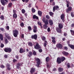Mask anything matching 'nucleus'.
Instances as JSON below:
<instances>
[{
  "label": "nucleus",
  "mask_w": 74,
  "mask_h": 74,
  "mask_svg": "<svg viewBox=\"0 0 74 74\" xmlns=\"http://www.w3.org/2000/svg\"><path fill=\"white\" fill-rule=\"evenodd\" d=\"M46 18H47V19H49V16L48 15H47L46 16Z\"/></svg>",
  "instance_id": "8fccbe9b"
},
{
  "label": "nucleus",
  "mask_w": 74,
  "mask_h": 74,
  "mask_svg": "<svg viewBox=\"0 0 74 74\" xmlns=\"http://www.w3.org/2000/svg\"><path fill=\"white\" fill-rule=\"evenodd\" d=\"M28 29L29 30H32V28L30 26H29L28 27Z\"/></svg>",
  "instance_id": "3c124183"
},
{
  "label": "nucleus",
  "mask_w": 74,
  "mask_h": 74,
  "mask_svg": "<svg viewBox=\"0 0 74 74\" xmlns=\"http://www.w3.org/2000/svg\"><path fill=\"white\" fill-rule=\"evenodd\" d=\"M1 68H2V69H4V68H5V66H4L3 64H1L0 66Z\"/></svg>",
  "instance_id": "4c0bfd02"
},
{
  "label": "nucleus",
  "mask_w": 74,
  "mask_h": 74,
  "mask_svg": "<svg viewBox=\"0 0 74 74\" xmlns=\"http://www.w3.org/2000/svg\"><path fill=\"white\" fill-rule=\"evenodd\" d=\"M13 18H17V14H14L13 15Z\"/></svg>",
  "instance_id": "473e14b6"
},
{
  "label": "nucleus",
  "mask_w": 74,
  "mask_h": 74,
  "mask_svg": "<svg viewBox=\"0 0 74 74\" xmlns=\"http://www.w3.org/2000/svg\"><path fill=\"white\" fill-rule=\"evenodd\" d=\"M49 25H52L53 24V21L51 20H49Z\"/></svg>",
  "instance_id": "ddd939ff"
},
{
  "label": "nucleus",
  "mask_w": 74,
  "mask_h": 74,
  "mask_svg": "<svg viewBox=\"0 0 74 74\" xmlns=\"http://www.w3.org/2000/svg\"><path fill=\"white\" fill-rule=\"evenodd\" d=\"M0 18L1 20H4V17L3 15H1L0 17Z\"/></svg>",
  "instance_id": "7c9ffc66"
},
{
  "label": "nucleus",
  "mask_w": 74,
  "mask_h": 74,
  "mask_svg": "<svg viewBox=\"0 0 74 74\" xmlns=\"http://www.w3.org/2000/svg\"><path fill=\"white\" fill-rule=\"evenodd\" d=\"M33 31L34 33H36L37 31V29H34Z\"/></svg>",
  "instance_id": "79ce46f5"
},
{
  "label": "nucleus",
  "mask_w": 74,
  "mask_h": 74,
  "mask_svg": "<svg viewBox=\"0 0 74 74\" xmlns=\"http://www.w3.org/2000/svg\"><path fill=\"white\" fill-rule=\"evenodd\" d=\"M12 3H9V4H8V6L9 7H11V6H12Z\"/></svg>",
  "instance_id": "f704fd0d"
},
{
  "label": "nucleus",
  "mask_w": 74,
  "mask_h": 74,
  "mask_svg": "<svg viewBox=\"0 0 74 74\" xmlns=\"http://www.w3.org/2000/svg\"><path fill=\"white\" fill-rule=\"evenodd\" d=\"M32 55L33 54L32 53V52L31 51H29V53L28 54V56L30 57L31 56H32Z\"/></svg>",
  "instance_id": "aec40b11"
},
{
  "label": "nucleus",
  "mask_w": 74,
  "mask_h": 74,
  "mask_svg": "<svg viewBox=\"0 0 74 74\" xmlns=\"http://www.w3.org/2000/svg\"><path fill=\"white\" fill-rule=\"evenodd\" d=\"M50 60V58L49 57H47L46 58V61L48 62H49Z\"/></svg>",
  "instance_id": "b1692460"
},
{
  "label": "nucleus",
  "mask_w": 74,
  "mask_h": 74,
  "mask_svg": "<svg viewBox=\"0 0 74 74\" xmlns=\"http://www.w3.org/2000/svg\"><path fill=\"white\" fill-rule=\"evenodd\" d=\"M38 25H40V26L41 28H42V25H41V23L40 22H38Z\"/></svg>",
  "instance_id": "bb28decb"
},
{
  "label": "nucleus",
  "mask_w": 74,
  "mask_h": 74,
  "mask_svg": "<svg viewBox=\"0 0 74 74\" xmlns=\"http://www.w3.org/2000/svg\"><path fill=\"white\" fill-rule=\"evenodd\" d=\"M35 60L36 62H37V64L36 65V66L38 67H39V66H40V60L39 59L37 58H36Z\"/></svg>",
  "instance_id": "f03ea898"
},
{
  "label": "nucleus",
  "mask_w": 74,
  "mask_h": 74,
  "mask_svg": "<svg viewBox=\"0 0 74 74\" xmlns=\"http://www.w3.org/2000/svg\"><path fill=\"white\" fill-rule=\"evenodd\" d=\"M59 6L58 5L55 6L53 7V12H55V10L58 11L59 10Z\"/></svg>",
  "instance_id": "20e7f679"
},
{
  "label": "nucleus",
  "mask_w": 74,
  "mask_h": 74,
  "mask_svg": "<svg viewBox=\"0 0 74 74\" xmlns=\"http://www.w3.org/2000/svg\"><path fill=\"white\" fill-rule=\"evenodd\" d=\"M47 27L48 26H47V25L45 24L43 25V28H44L45 29H47Z\"/></svg>",
  "instance_id": "a878e982"
},
{
  "label": "nucleus",
  "mask_w": 74,
  "mask_h": 74,
  "mask_svg": "<svg viewBox=\"0 0 74 74\" xmlns=\"http://www.w3.org/2000/svg\"><path fill=\"white\" fill-rule=\"evenodd\" d=\"M51 38L52 39V42L54 44L55 43H56V41H55V38L53 37H51Z\"/></svg>",
  "instance_id": "dca6fc26"
},
{
  "label": "nucleus",
  "mask_w": 74,
  "mask_h": 74,
  "mask_svg": "<svg viewBox=\"0 0 74 74\" xmlns=\"http://www.w3.org/2000/svg\"><path fill=\"white\" fill-rule=\"evenodd\" d=\"M45 43H44V46L45 47H46V46H47V41L46 40L45 41Z\"/></svg>",
  "instance_id": "c85d7f7f"
},
{
  "label": "nucleus",
  "mask_w": 74,
  "mask_h": 74,
  "mask_svg": "<svg viewBox=\"0 0 74 74\" xmlns=\"http://www.w3.org/2000/svg\"><path fill=\"white\" fill-rule=\"evenodd\" d=\"M42 39L43 41H45L46 40V38L45 36H43L42 37Z\"/></svg>",
  "instance_id": "c9c22d12"
},
{
  "label": "nucleus",
  "mask_w": 74,
  "mask_h": 74,
  "mask_svg": "<svg viewBox=\"0 0 74 74\" xmlns=\"http://www.w3.org/2000/svg\"><path fill=\"white\" fill-rule=\"evenodd\" d=\"M62 53L64 55H65L66 56H67L69 55V53L66 52L65 51H63L62 52Z\"/></svg>",
  "instance_id": "6ab92c4d"
},
{
  "label": "nucleus",
  "mask_w": 74,
  "mask_h": 74,
  "mask_svg": "<svg viewBox=\"0 0 74 74\" xmlns=\"http://www.w3.org/2000/svg\"><path fill=\"white\" fill-rule=\"evenodd\" d=\"M17 62V60L15 59H14L13 60V62L14 63V62Z\"/></svg>",
  "instance_id": "e2e57ef3"
},
{
  "label": "nucleus",
  "mask_w": 74,
  "mask_h": 74,
  "mask_svg": "<svg viewBox=\"0 0 74 74\" xmlns=\"http://www.w3.org/2000/svg\"><path fill=\"white\" fill-rule=\"evenodd\" d=\"M34 47L35 49H40L41 48V47L39 45L38 43H36V46H34Z\"/></svg>",
  "instance_id": "0eeeda50"
},
{
  "label": "nucleus",
  "mask_w": 74,
  "mask_h": 74,
  "mask_svg": "<svg viewBox=\"0 0 74 74\" xmlns=\"http://www.w3.org/2000/svg\"><path fill=\"white\" fill-rule=\"evenodd\" d=\"M72 10V8L71 7H68V9H66V12L67 13L69 12V11H71Z\"/></svg>",
  "instance_id": "4468645a"
},
{
  "label": "nucleus",
  "mask_w": 74,
  "mask_h": 74,
  "mask_svg": "<svg viewBox=\"0 0 74 74\" xmlns=\"http://www.w3.org/2000/svg\"><path fill=\"white\" fill-rule=\"evenodd\" d=\"M56 47L58 48H62V45L60 43L57 44Z\"/></svg>",
  "instance_id": "9b49d317"
},
{
  "label": "nucleus",
  "mask_w": 74,
  "mask_h": 74,
  "mask_svg": "<svg viewBox=\"0 0 74 74\" xmlns=\"http://www.w3.org/2000/svg\"><path fill=\"white\" fill-rule=\"evenodd\" d=\"M4 45L3 44L1 43V48H3L4 47Z\"/></svg>",
  "instance_id": "09e8293b"
},
{
  "label": "nucleus",
  "mask_w": 74,
  "mask_h": 74,
  "mask_svg": "<svg viewBox=\"0 0 74 74\" xmlns=\"http://www.w3.org/2000/svg\"><path fill=\"white\" fill-rule=\"evenodd\" d=\"M7 69L8 70H9V71H10V70H11V68L8 67Z\"/></svg>",
  "instance_id": "bf43d9fd"
},
{
  "label": "nucleus",
  "mask_w": 74,
  "mask_h": 74,
  "mask_svg": "<svg viewBox=\"0 0 74 74\" xmlns=\"http://www.w3.org/2000/svg\"><path fill=\"white\" fill-rule=\"evenodd\" d=\"M42 12L41 11H38V15L40 16H42Z\"/></svg>",
  "instance_id": "f3484780"
},
{
  "label": "nucleus",
  "mask_w": 74,
  "mask_h": 74,
  "mask_svg": "<svg viewBox=\"0 0 74 74\" xmlns=\"http://www.w3.org/2000/svg\"><path fill=\"white\" fill-rule=\"evenodd\" d=\"M65 59H66V58H65L64 57H62L61 59V61H62V62H63V61Z\"/></svg>",
  "instance_id": "72a5a7b5"
},
{
  "label": "nucleus",
  "mask_w": 74,
  "mask_h": 74,
  "mask_svg": "<svg viewBox=\"0 0 74 74\" xmlns=\"http://www.w3.org/2000/svg\"><path fill=\"white\" fill-rule=\"evenodd\" d=\"M63 70V69L62 68H61L60 67L59 68L58 71L59 72H61V71H62Z\"/></svg>",
  "instance_id": "393cba45"
},
{
  "label": "nucleus",
  "mask_w": 74,
  "mask_h": 74,
  "mask_svg": "<svg viewBox=\"0 0 74 74\" xmlns=\"http://www.w3.org/2000/svg\"><path fill=\"white\" fill-rule=\"evenodd\" d=\"M50 30H50V28L48 27L47 29L48 32H50Z\"/></svg>",
  "instance_id": "5fc2aeb1"
},
{
  "label": "nucleus",
  "mask_w": 74,
  "mask_h": 74,
  "mask_svg": "<svg viewBox=\"0 0 74 74\" xmlns=\"http://www.w3.org/2000/svg\"><path fill=\"white\" fill-rule=\"evenodd\" d=\"M0 29L1 31H4V28H0Z\"/></svg>",
  "instance_id": "4d7b16f0"
},
{
  "label": "nucleus",
  "mask_w": 74,
  "mask_h": 74,
  "mask_svg": "<svg viewBox=\"0 0 74 74\" xmlns=\"http://www.w3.org/2000/svg\"><path fill=\"white\" fill-rule=\"evenodd\" d=\"M67 44L68 45V46H69V45H70V42L69 41H67Z\"/></svg>",
  "instance_id": "052dcab7"
},
{
  "label": "nucleus",
  "mask_w": 74,
  "mask_h": 74,
  "mask_svg": "<svg viewBox=\"0 0 74 74\" xmlns=\"http://www.w3.org/2000/svg\"><path fill=\"white\" fill-rule=\"evenodd\" d=\"M63 24L62 23H59L58 24V27L60 29H62L63 28Z\"/></svg>",
  "instance_id": "2eb2a0df"
},
{
  "label": "nucleus",
  "mask_w": 74,
  "mask_h": 74,
  "mask_svg": "<svg viewBox=\"0 0 74 74\" xmlns=\"http://www.w3.org/2000/svg\"><path fill=\"white\" fill-rule=\"evenodd\" d=\"M66 66L68 67V68H70L71 67V66H70V63H68L66 64Z\"/></svg>",
  "instance_id": "c756f323"
},
{
  "label": "nucleus",
  "mask_w": 74,
  "mask_h": 74,
  "mask_svg": "<svg viewBox=\"0 0 74 74\" xmlns=\"http://www.w3.org/2000/svg\"><path fill=\"white\" fill-rule=\"evenodd\" d=\"M20 26L21 27H23L24 26V24L23 23H21L20 24Z\"/></svg>",
  "instance_id": "a19ab883"
},
{
  "label": "nucleus",
  "mask_w": 74,
  "mask_h": 74,
  "mask_svg": "<svg viewBox=\"0 0 74 74\" xmlns=\"http://www.w3.org/2000/svg\"><path fill=\"white\" fill-rule=\"evenodd\" d=\"M42 49H39V52H42Z\"/></svg>",
  "instance_id": "6e6d98bb"
},
{
  "label": "nucleus",
  "mask_w": 74,
  "mask_h": 74,
  "mask_svg": "<svg viewBox=\"0 0 74 74\" xmlns=\"http://www.w3.org/2000/svg\"><path fill=\"white\" fill-rule=\"evenodd\" d=\"M69 47L71 48V49H74V45H69Z\"/></svg>",
  "instance_id": "a211bd4d"
},
{
  "label": "nucleus",
  "mask_w": 74,
  "mask_h": 74,
  "mask_svg": "<svg viewBox=\"0 0 74 74\" xmlns=\"http://www.w3.org/2000/svg\"><path fill=\"white\" fill-rule=\"evenodd\" d=\"M35 71H36L35 68H32L30 69V73L32 74H33V73L35 72Z\"/></svg>",
  "instance_id": "423d86ee"
},
{
  "label": "nucleus",
  "mask_w": 74,
  "mask_h": 74,
  "mask_svg": "<svg viewBox=\"0 0 74 74\" xmlns=\"http://www.w3.org/2000/svg\"><path fill=\"white\" fill-rule=\"evenodd\" d=\"M4 51L6 52L10 53V52H11L12 51V50L10 48H5L4 49Z\"/></svg>",
  "instance_id": "7ed1b4c3"
},
{
  "label": "nucleus",
  "mask_w": 74,
  "mask_h": 74,
  "mask_svg": "<svg viewBox=\"0 0 74 74\" xmlns=\"http://www.w3.org/2000/svg\"><path fill=\"white\" fill-rule=\"evenodd\" d=\"M16 67L17 68V69H20V67H19V65H16Z\"/></svg>",
  "instance_id": "338daca9"
},
{
  "label": "nucleus",
  "mask_w": 74,
  "mask_h": 74,
  "mask_svg": "<svg viewBox=\"0 0 74 74\" xmlns=\"http://www.w3.org/2000/svg\"><path fill=\"white\" fill-rule=\"evenodd\" d=\"M65 18V15H64V14H62L60 16V18L62 20V21H63V22H64L65 21V20H64V18Z\"/></svg>",
  "instance_id": "39448f33"
},
{
  "label": "nucleus",
  "mask_w": 74,
  "mask_h": 74,
  "mask_svg": "<svg viewBox=\"0 0 74 74\" xmlns=\"http://www.w3.org/2000/svg\"><path fill=\"white\" fill-rule=\"evenodd\" d=\"M33 19H38V17L37 16H36L35 15H34L33 16Z\"/></svg>",
  "instance_id": "412c9836"
},
{
  "label": "nucleus",
  "mask_w": 74,
  "mask_h": 74,
  "mask_svg": "<svg viewBox=\"0 0 74 74\" xmlns=\"http://www.w3.org/2000/svg\"><path fill=\"white\" fill-rule=\"evenodd\" d=\"M47 67H48V68H49V67H50V66L48 65V64H47Z\"/></svg>",
  "instance_id": "774afa93"
},
{
  "label": "nucleus",
  "mask_w": 74,
  "mask_h": 74,
  "mask_svg": "<svg viewBox=\"0 0 74 74\" xmlns=\"http://www.w3.org/2000/svg\"><path fill=\"white\" fill-rule=\"evenodd\" d=\"M17 65L19 66H22V63H18L17 64Z\"/></svg>",
  "instance_id": "37998d69"
},
{
  "label": "nucleus",
  "mask_w": 74,
  "mask_h": 74,
  "mask_svg": "<svg viewBox=\"0 0 74 74\" xmlns=\"http://www.w3.org/2000/svg\"><path fill=\"white\" fill-rule=\"evenodd\" d=\"M1 2L2 5H5V2H4V0H1Z\"/></svg>",
  "instance_id": "4be33fe9"
},
{
  "label": "nucleus",
  "mask_w": 74,
  "mask_h": 74,
  "mask_svg": "<svg viewBox=\"0 0 74 74\" xmlns=\"http://www.w3.org/2000/svg\"><path fill=\"white\" fill-rule=\"evenodd\" d=\"M21 12L23 14H25V10L23 9L21 10Z\"/></svg>",
  "instance_id": "ea45409f"
},
{
  "label": "nucleus",
  "mask_w": 74,
  "mask_h": 74,
  "mask_svg": "<svg viewBox=\"0 0 74 74\" xmlns=\"http://www.w3.org/2000/svg\"><path fill=\"white\" fill-rule=\"evenodd\" d=\"M28 44L29 47H32L33 46V43L31 42H28Z\"/></svg>",
  "instance_id": "cd10ccee"
},
{
  "label": "nucleus",
  "mask_w": 74,
  "mask_h": 74,
  "mask_svg": "<svg viewBox=\"0 0 74 74\" xmlns=\"http://www.w3.org/2000/svg\"><path fill=\"white\" fill-rule=\"evenodd\" d=\"M71 16H72V17H74V14H73V12L71 13Z\"/></svg>",
  "instance_id": "603ef678"
},
{
  "label": "nucleus",
  "mask_w": 74,
  "mask_h": 74,
  "mask_svg": "<svg viewBox=\"0 0 74 74\" xmlns=\"http://www.w3.org/2000/svg\"><path fill=\"white\" fill-rule=\"evenodd\" d=\"M74 27V24L73 23L71 25V27Z\"/></svg>",
  "instance_id": "0e129e2a"
},
{
  "label": "nucleus",
  "mask_w": 74,
  "mask_h": 74,
  "mask_svg": "<svg viewBox=\"0 0 74 74\" xmlns=\"http://www.w3.org/2000/svg\"><path fill=\"white\" fill-rule=\"evenodd\" d=\"M32 11L33 12H34H34H36V10H35V9H34L32 8Z\"/></svg>",
  "instance_id": "de8ad7c7"
},
{
  "label": "nucleus",
  "mask_w": 74,
  "mask_h": 74,
  "mask_svg": "<svg viewBox=\"0 0 74 74\" xmlns=\"http://www.w3.org/2000/svg\"><path fill=\"white\" fill-rule=\"evenodd\" d=\"M21 38H24V35H23V34H22L21 35Z\"/></svg>",
  "instance_id": "680f3d73"
},
{
  "label": "nucleus",
  "mask_w": 74,
  "mask_h": 74,
  "mask_svg": "<svg viewBox=\"0 0 74 74\" xmlns=\"http://www.w3.org/2000/svg\"><path fill=\"white\" fill-rule=\"evenodd\" d=\"M6 67H10V64H7L6 65Z\"/></svg>",
  "instance_id": "49530a36"
},
{
  "label": "nucleus",
  "mask_w": 74,
  "mask_h": 74,
  "mask_svg": "<svg viewBox=\"0 0 74 74\" xmlns=\"http://www.w3.org/2000/svg\"><path fill=\"white\" fill-rule=\"evenodd\" d=\"M13 35L15 37H17L19 34V31L16 29H14L13 31Z\"/></svg>",
  "instance_id": "f257e3e1"
},
{
  "label": "nucleus",
  "mask_w": 74,
  "mask_h": 74,
  "mask_svg": "<svg viewBox=\"0 0 74 74\" xmlns=\"http://www.w3.org/2000/svg\"><path fill=\"white\" fill-rule=\"evenodd\" d=\"M5 42L6 44L8 43V40H7V39H6L5 40Z\"/></svg>",
  "instance_id": "864d4df0"
},
{
  "label": "nucleus",
  "mask_w": 74,
  "mask_h": 74,
  "mask_svg": "<svg viewBox=\"0 0 74 74\" xmlns=\"http://www.w3.org/2000/svg\"><path fill=\"white\" fill-rule=\"evenodd\" d=\"M49 14L51 16H52L53 15V13L52 12H49Z\"/></svg>",
  "instance_id": "c03bdc74"
},
{
  "label": "nucleus",
  "mask_w": 74,
  "mask_h": 74,
  "mask_svg": "<svg viewBox=\"0 0 74 74\" xmlns=\"http://www.w3.org/2000/svg\"><path fill=\"white\" fill-rule=\"evenodd\" d=\"M23 50L22 48H21L20 49V53H22L23 52Z\"/></svg>",
  "instance_id": "58836bf2"
},
{
  "label": "nucleus",
  "mask_w": 74,
  "mask_h": 74,
  "mask_svg": "<svg viewBox=\"0 0 74 74\" xmlns=\"http://www.w3.org/2000/svg\"><path fill=\"white\" fill-rule=\"evenodd\" d=\"M70 31L71 32V34L72 36H74V30L73 31V30H71Z\"/></svg>",
  "instance_id": "2f4dec72"
},
{
  "label": "nucleus",
  "mask_w": 74,
  "mask_h": 74,
  "mask_svg": "<svg viewBox=\"0 0 74 74\" xmlns=\"http://www.w3.org/2000/svg\"><path fill=\"white\" fill-rule=\"evenodd\" d=\"M0 39L2 41L3 40V36L1 34H0Z\"/></svg>",
  "instance_id": "5701e85b"
},
{
  "label": "nucleus",
  "mask_w": 74,
  "mask_h": 74,
  "mask_svg": "<svg viewBox=\"0 0 74 74\" xmlns=\"http://www.w3.org/2000/svg\"><path fill=\"white\" fill-rule=\"evenodd\" d=\"M6 29L7 30H9V29H10V27L8 26H7L6 27Z\"/></svg>",
  "instance_id": "69168bd1"
},
{
  "label": "nucleus",
  "mask_w": 74,
  "mask_h": 74,
  "mask_svg": "<svg viewBox=\"0 0 74 74\" xmlns=\"http://www.w3.org/2000/svg\"><path fill=\"white\" fill-rule=\"evenodd\" d=\"M56 30L58 33H62V30L59 27H57L56 28Z\"/></svg>",
  "instance_id": "1a4fd4ad"
},
{
  "label": "nucleus",
  "mask_w": 74,
  "mask_h": 74,
  "mask_svg": "<svg viewBox=\"0 0 74 74\" xmlns=\"http://www.w3.org/2000/svg\"><path fill=\"white\" fill-rule=\"evenodd\" d=\"M36 52L34 51H33V55H36Z\"/></svg>",
  "instance_id": "a18cd8bd"
},
{
  "label": "nucleus",
  "mask_w": 74,
  "mask_h": 74,
  "mask_svg": "<svg viewBox=\"0 0 74 74\" xmlns=\"http://www.w3.org/2000/svg\"><path fill=\"white\" fill-rule=\"evenodd\" d=\"M42 21L45 23V25H48L49 23H48V20L47 19L45 20V18H43L42 20Z\"/></svg>",
  "instance_id": "6e6552de"
},
{
  "label": "nucleus",
  "mask_w": 74,
  "mask_h": 74,
  "mask_svg": "<svg viewBox=\"0 0 74 74\" xmlns=\"http://www.w3.org/2000/svg\"><path fill=\"white\" fill-rule=\"evenodd\" d=\"M34 29H37V27H36V25H34Z\"/></svg>",
  "instance_id": "13d9d810"
},
{
  "label": "nucleus",
  "mask_w": 74,
  "mask_h": 74,
  "mask_svg": "<svg viewBox=\"0 0 74 74\" xmlns=\"http://www.w3.org/2000/svg\"><path fill=\"white\" fill-rule=\"evenodd\" d=\"M4 57L5 59H7V58H8V55L6 54L4 55Z\"/></svg>",
  "instance_id": "e433bc0d"
},
{
  "label": "nucleus",
  "mask_w": 74,
  "mask_h": 74,
  "mask_svg": "<svg viewBox=\"0 0 74 74\" xmlns=\"http://www.w3.org/2000/svg\"><path fill=\"white\" fill-rule=\"evenodd\" d=\"M61 59L60 58H58L57 59V62L58 63V64H60V63H61Z\"/></svg>",
  "instance_id": "f8f14e48"
},
{
  "label": "nucleus",
  "mask_w": 74,
  "mask_h": 74,
  "mask_svg": "<svg viewBox=\"0 0 74 74\" xmlns=\"http://www.w3.org/2000/svg\"><path fill=\"white\" fill-rule=\"evenodd\" d=\"M31 37L32 39L37 40V34H35L34 35H32Z\"/></svg>",
  "instance_id": "9d476101"
}]
</instances>
